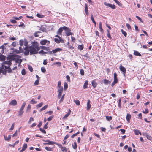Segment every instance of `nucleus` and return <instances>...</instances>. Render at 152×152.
<instances>
[{
	"label": "nucleus",
	"instance_id": "f257e3e1",
	"mask_svg": "<svg viewBox=\"0 0 152 152\" xmlns=\"http://www.w3.org/2000/svg\"><path fill=\"white\" fill-rule=\"evenodd\" d=\"M32 45L30 47H28L30 50V55L36 54L38 53V51L39 50L40 48L39 45L37 42H32Z\"/></svg>",
	"mask_w": 152,
	"mask_h": 152
},
{
	"label": "nucleus",
	"instance_id": "f03ea898",
	"mask_svg": "<svg viewBox=\"0 0 152 152\" xmlns=\"http://www.w3.org/2000/svg\"><path fill=\"white\" fill-rule=\"evenodd\" d=\"M11 61H4L2 64L1 67L5 69H8L11 64Z\"/></svg>",
	"mask_w": 152,
	"mask_h": 152
},
{
	"label": "nucleus",
	"instance_id": "7ed1b4c3",
	"mask_svg": "<svg viewBox=\"0 0 152 152\" xmlns=\"http://www.w3.org/2000/svg\"><path fill=\"white\" fill-rule=\"evenodd\" d=\"M64 30L65 31V33L66 36H68L70 35H72L73 34V33L71 32V30L69 28L64 26Z\"/></svg>",
	"mask_w": 152,
	"mask_h": 152
},
{
	"label": "nucleus",
	"instance_id": "20e7f679",
	"mask_svg": "<svg viewBox=\"0 0 152 152\" xmlns=\"http://www.w3.org/2000/svg\"><path fill=\"white\" fill-rule=\"evenodd\" d=\"M55 37L57 38L54 39V41L57 43L59 44L61 42L63 43L64 42V40L62 39V38L59 35H57L55 36Z\"/></svg>",
	"mask_w": 152,
	"mask_h": 152
},
{
	"label": "nucleus",
	"instance_id": "39448f33",
	"mask_svg": "<svg viewBox=\"0 0 152 152\" xmlns=\"http://www.w3.org/2000/svg\"><path fill=\"white\" fill-rule=\"evenodd\" d=\"M117 74L115 72L114 73V80L111 84V86L112 87L114 86L118 82V79L117 78Z\"/></svg>",
	"mask_w": 152,
	"mask_h": 152
},
{
	"label": "nucleus",
	"instance_id": "423d86ee",
	"mask_svg": "<svg viewBox=\"0 0 152 152\" xmlns=\"http://www.w3.org/2000/svg\"><path fill=\"white\" fill-rule=\"evenodd\" d=\"M120 69L121 71L123 72V74L125 77L126 72L125 68L121 64L120 66Z\"/></svg>",
	"mask_w": 152,
	"mask_h": 152
},
{
	"label": "nucleus",
	"instance_id": "0eeeda50",
	"mask_svg": "<svg viewBox=\"0 0 152 152\" xmlns=\"http://www.w3.org/2000/svg\"><path fill=\"white\" fill-rule=\"evenodd\" d=\"M104 4L107 6H108L113 9H115L116 8L114 4H112L110 3H108L106 2L104 3Z\"/></svg>",
	"mask_w": 152,
	"mask_h": 152
},
{
	"label": "nucleus",
	"instance_id": "6e6552de",
	"mask_svg": "<svg viewBox=\"0 0 152 152\" xmlns=\"http://www.w3.org/2000/svg\"><path fill=\"white\" fill-rule=\"evenodd\" d=\"M46 142H45L43 143L44 145H52L53 144H57V143L53 141H50V140H46L45 141Z\"/></svg>",
	"mask_w": 152,
	"mask_h": 152
},
{
	"label": "nucleus",
	"instance_id": "1a4fd4ad",
	"mask_svg": "<svg viewBox=\"0 0 152 152\" xmlns=\"http://www.w3.org/2000/svg\"><path fill=\"white\" fill-rule=\"evenodd\" d=\"M64 26L63 27H61L59 28L57 32V34L58 35H62V33L63 31V30H64Z\"/></svg>",
	"mask_w": 152,
	"mask_h": 152
},
{
	"label": "nucleus",
	"instance_id": "9d476101",
	"mask_svg": "<svg viewBox=\"0 0 152 152\" xmlns=\"http://www.w3.org/2000/svg\"><path fill=\"white\" fill-rule=\"evenodd\" d=\"M47 43H48V44H49L50 43V41L44 39L41 40L40 42V44L42 45H45Z\"/></svg>",
	"mask_w": 152,
	"mask_h": 152
},
{
	"label": "nucleus",
	"instance_id": "9b49d317",
	"mask_svg": "<svg viewBox=\"0 0 152 152\" xmlns=\"http://www.w3.org/2000/svg\"><path fill=\"white\" fill-rule=\"evenodd\" d=\"M27 147V144L24 143L22 147V149L20 151V152H23L24 151Z\"/></svg>",
	"mask_w": 152,
	"mask_h": 152
},
{
	"label": "nucleus",
	"instance_id": "f8f14e48",
	"mask_svg": "<svg viewBox=\"0 0 152 152\" xmlns=\"http://www.w3.org/2000/svg\"><path fill=\"white\" fill-rule=\"evenodd\" d=\"M15 56L13 55H9L7 57V60H9V61H11H11L12 60H14V59Z\"/></svg>",
	"mask_w": 152,
	"mask_h": 152
},
{
	"label": "nucleus",
	"instance_id": "ddd939ff",
	"mask_svg": "<svg viewBox=\"0 0 152 152\" xmlns=\"http://www.w3.org/2000/svg\"><path fill=\"white\" fill-rule=\"evenodd\" d=\"M29 48L28 47H26V48L25 49V52H24V54L25 55H28L29 54V53L30 52V50H29Z\"/></svg>",
	"mask_w": 152,
	"mask_h": 152
},
{
	"label": "nucleus",
	"instance_id": "4468645a",
	"mask_svg": "<svg viewBox=\"0 0 152 152\" xmlns=\"http://www.w3.org/2000/svg\"><path fill=\"white\" fill-rule=\"evenodd\" d=\"M85 8L84 9L85 12L86 14L88 15V5L86 3L85 4Z\"/></svg>",
	"mask_w": 152,
	"mask_h": 152
},
{
	"label": "nucleus",
	"instance_id": "2eb2a0df",
	"mask_svg": "<svg viewBox=\"0 0 152 152\" xmlns=\"http://www.w3.org/2000/svg\"><path fill=\"white\" fill-rule=\"evenodd\" d=\"M10 104L13 106L16 105L17 104V102L16 100H12L10 103Z\"/></svg>",
	"mask_w": 152,
	"mask_h": 152
},
{
	"label": "nucleus",
	"instance_id": "dca6fc26",
	"mask_svg": "<svg viewBox=\"0 0 152 152\" xmlns=\"http://www.w3.org/2000/svg\"><path fill=\"white\" fill-rule=\"evenodd\" d=\"M91 83L92 86L94 88H96L97 86V84L94 80H93L92 81Z\"/></svg>",
	"mask_w": 152,
	"mask_h": 152
},
{
	"label": "nucleus",
	"instance_id": "f3484780",
	"mask_svg": "<svg viewBox=\"0 0 152 152\" xmlns=\"http://www.w3.org/2000/svg\"><path fill=\"white\" fill-rule=\"evenodd\" d=\"M62 50V49L60 48H57L52 50L53 53H56L57 52L60 51Z\"/></svg>",
	"mask_w": 152,
	"mask_h": 152
},
{
	"label": "nucleus",
	"instance_id": "a211bd4d",
	"mask_svg": "<svg viewBox=\"0 0 152 152\" xmlns=\"http://www.w3.org/2000/svg\"><path fill=\"white\" fill-rule=\"evenodd\" d=\"M90 100H88L87 103V109L89 110L91 107V105L90 104Z\"/></svg>",
	"mask_w": 152,
	"mask_h": 152
},
{
	"label": "nucleus",
	"instance_id": "6ab92c4d",
	"mask_svg": "<svg viewBox=\"0 0 152 152\" xmlns=\"http://www.w3.org/2000/svg\"><path fill=\"white\" fill-rule=\"evenodd\" d=\"M56 145H57L61 149L62 151H64L65 150H66V148L65 147H63L61 145L58 144L57 143V144H56Z\"/></svg>",
	"mask_w": 152,
	"mask_h": 152
},
{
	"label": "nucleus",
	"instance_id": "aec40b11",
	"mask_svg": "<svg viewBox=\"0 0 152 152\" xmlns=\"http://www.w3.org/2000/svg\"><path fill=\"white\" fill-rule=\"evenodd\" d=\"M131 117V115L129 113H127L126 116V119L128 122H129Z\"/></svg>",
	"mask_w": 152,
	"mask_h": 152
},
{
	"label": "nucleus",
	"instance_id": "412c9836",
	"mask_svg": "<svg viewBox=\"0 0 152 152\" xmlns=\"http://www.w3.org/2000/svg\"><path fill=\"white\" fill-rule=\"evenodd\" d=\"M12 50H13V52L14 53H16L17 54H19L20 53H22V51H19V50H18L15 49L14 48H13Z\"/></svg>",
	"mask_w": 152,
	"mask_h": 152
},
{
	"label": "nucleus",
	"instance_id": "4be33fe9",
	"mask_svg": "<svg viewBox=\"0 0 152 152\" xmlns=\"http://www.w3.org/2000/svg\"><path fill=\"white\" fill-rule=\"evenodd\" d=\"M71 113V110L70 109L69 110L68 112L63 117V119H65L66 118L70 115Z\"/></svg>",
	"mask_w": 152,
	"mask_h": 152
},
{
	"label": "nucleus",
	"instance_id": "5701e85b",
	"mask_svg": "<svg viewBox=\"0 0 152 152\" xmlns=\"http://www.w3.org/2000/svg\"><path fill=\"white\" fill-rule=\"evenodd\" d=\"M4 139L5 140L9 141L11 139V135H9L7 137L5 136L4 135Z\"/></svg>",
	"mask_w": 152,
	"mask_h": 152
},
{
	"label": "nucleus",
	"instance_id": "b1692460",
	"mask_svg": "<svg viewBox=\"0 0 152 152\" xmlns=\"http://www.w3.org/2000/svg\"><path fill=\"white\" fill-rule=\"evenodd\" d=\"M88 82L87 80L86 81L84 84L83 88L84 89L87 88H88Z\"/></svg>",
	"mask_w": 152,
	"mask_h": 152
},
{
	"label": "nucleus",
	"instance_id": "393cba45",
	"mask_svg": "<svg viewBox=\"0 0 152 152\" xmlns=\"http://www.w3.org/2000/svg\"><path fill=\"white\" fill-rule=\"evenodd\" d=\"M110 83L111 82L110 81H109L108 80L104 79V83L105 85H107L108 84Z\"/></svg>",
	"mask_w": 152,
	"mask_h": 152
},
{
	"label": "nucleus",
	"instance_id": "a878e982",
	"mask_svg": "<svg viewBox=\"0 0 152 152\" xmlns=\"http://www.w3.org/2000/svg\"><path fill=\"white\" fill-rule=\"evenodd\" d=\"M134 54L135 56H141V54L137 51L134 50Z\"/></svg>",
	"mask_w": 152,
	"mask_h": 152
},
{
	"label": "nucleus",
	"instance_id": "bb28decb",
	"mask_svg": "<svg viewBox=\"0 0 152 152\" xmlns=\"http://www.w3.org/2000/svg\"><path fill=\"white\" fill-rule=\"evenodd\" d=\"M40 48H41L42 49L47 51L49 50V47H46L45 46H42L40 47Z\"/></svg>",
	"mask_w": 152,
	"mask_h": 152
},
{
	"label": "nucleus",
	"instance_id": "cd10ccee",
	"mask_svg": "<svg viewBox=\"0 0 152 152\" xmlns=\"http://www.w3.org/2000/svg\"><path fill=\"white\" fill-rule=\"evenodd\" d=\"M84 48V45L83 44L81 45H79L78 46V49L80 50H82Z\"/></svg>",
	"mask_w": 152,
	"mask_h": 152
},
{
	"label": "nucleus",
	"instance_id": "c85d7f7f",
	"mask_svg": "<svg viewBox=\"0 0 152 152\" xmlns=\"http://www.w3.org/2000/svg\"><path fill=\"white\" fill-rule=\"evenodd\" d=\"M5 56L3 55L0 56V61H3L5 60Z\"/></svg>",
	"mask_w": 152,
	"mask_h": 152
},
{
	"label": "nucleus",
	"instance_id": "c756f323",
	"mask_svg": "<svg viewBox=\"0 0 152 152\" xmlns=\"http://www.w3.org/2000/svg\"><path fill=\"white\" fill-rule=\"evenodd\" d=\"M36 16L39 18H42L44 17V15H42V14L40 13H37L36 15Z\"/></svg>",
	"mask_w": 152,
	"mask_h": 152
},
{
	"label": "nucleus",
	"instance_id": "7c9ffc66",
	"mask_svg": "<svg viewBox=\"0 0 152 152\" xmlns=\"http://www.w3.org/2000/svg\"><path fill=\"white\" fill-rule=\"evenodd\" d=\"M23 110H21L20 109V111H19V116H22L23 113Z\"/></svg>",
	"mask_w": 152,
	"mask_h": 152
},
{
	"label": "nucleus",
	"instance_id": "2f4dec72",
	"mask_svg": "<svg viewBox=\"0 0 152 152\" xmlns=\"http://www.w3.org/2000/svg\"><path fill=\"white\" fill-rule=\"evenodd\" d=\"M48 107V105H45L43 107L40 109V111H42V110L46 109Z\"/></svg>",
	"mask_w": 152,
	"mask_h": 152
},
{
	"label": "nucleus",
	"instance_id": "473e14b6",
	"mask_svg": "<svg viewBox=\"0 0 152 152\" xmlns=\"http://www.w3.org/2000/svg\"><path fill=\"white\" fill-rule=\"evenodd\" d=\"M68 88V84L66 83V82H64V89L65 90H66V89H67Z\"/></svg>",
	"mask_w": 152,
	"mask_h": 152
},
{
	"label": "nucleus",
	"instance_id": "72a5a7b5",
	"mask_svg": "<svg viewBox=\"0 0 152 152\" xmlns=\"http://www.w3.org/2000/svg\"><path fill=\"white\" fill-rule=\"evenodd\" d=\"M99 28L100 30L101 31L103 32V29L102 27V23L101 22H100L99 23Z\"/></svg>",
	"mask_w": 152,
	"mask_h": 152
},
{
	"label": "nucleus",
	"instance_id": "f704fd0d",
	"mask_svg": "<svg viewBox=\"0 0 152 152\" xmlns=\"http://www.w3.org/2000/svg\"><path fill=\"white\" fill-rule=\"evenodd\" d=\"M45 149L47 150L50 151H53V149L50 147H45Z\"/></svg>",
	"mask_w": 152,
	"mask_h": 152
},
{
	"label": "nucleus",
	"instance_id": "c9c22d12",
	"mask_svg": "<svg viewBox=\"0 0 152 152\" xmlns=\"http://www.w3.org/2000/svg\"><path fill=\"white\" fill-rule=\"evenodd\" d=\"M107 37L109 38H110V39H112V37H111L110 34V31H109V30H107Z\"/></svg>",
	"mask_w": 152,
	"mask_h": 152
},
{
	"label": "nucleus",
	"instance_id": "e433bc0d",
	"mask_svg": "<svg viewBox=\"0 0 152 152\" xmlns=\"http://www.w3.org/2000/svg\"><path fill=\"white\" fill-rule=\"evenodd\" d=\"M106 119L108 121H110L112 120V116H106Z\"/></svg>",
	"mask_w": 152,
	"mask_h": 152
},
{
	"label": "nucleus",
	"instance_id": "4c0bfd02",
	"mask_svg": "<svg viewBox=\"0 0 152 152\" xmlns=\"http://www.w3.org/2000/svg\"><path fill=\"white\" fill-rule=\"evenodd\" d=\"M118 107L121 108V99L120 98L118 100Z\"/></svg>",
	"mask_w": 152,
	"mask_h": 152
},
{
	"label": "nucleus",
	"instance_id": "58836bf2",
	"mask_svg": "<svg viewBox=\"0 0 152 152\" xmlns=\"http://www.w3.org/2000/svg\"><path fill=\"white\" fill-rule=\"evenodd\" d=\"M121 31L122 34L125 37H126L127 36V33L126 32L124 31L123 29H121Z\"/></svg>",
	"mask_w": 152,
	"mask_h": 152
},
{
	"label": "nucleus",
	"instance_id": "ea45409f",
	"mask_svg": "<svg viewBox=\"0 0 152 152\" xmlns=\"http://www.w3.org/2000/svg\"><path fill=\"white\" fill-rule=\"evenodd\" d=\"M119 6H121L122 5V4L117 0H113Z\"/></svg>",
	"mask_w": 152,
	"mask_h": 152
},
{
	"label": "nucleus",
	"instance_id": "a19ab883",
	"mask_svg": "<svg viewBox=\"0 0 152 152\" xmlns=\"http://www.w3.org/2000/svg\"><path fill=\"white\" fill-rule=\"evenodd\" d=\"M63 88L62 86L58 87V92H62L63 91Z\"/></svg>",
	"mask_w": 152,
	"mask_h": 152
},
{
	"label": "nucleus",
	"instance_id": "79ce46f5",
	"mask_svg": "<svg viewBox=\"0 0 152 152\" xmlns=\"http://www.w3.org/2000/svg\"><path fill=\"white\" fill-rule=\"evenodd\" d=\"M40 31H37L34 34V36L36 37H38L39 36V35L37 34L38 33H40Z\"/></svg>",
	"mask_w": 152,
	"mask_h": 152
},
{
	"label": "nucleus",
	"instance_id": "37998d69",
	"mask_svg": "<svg viewBox=\"0 0 152 152\" xmlns=\"http://www.w3.org/2000/svg\"><path fill=\"white\" fill-rule=\"evenodd\" d=\"M39 130L40 131H41L42 133H44L45 134L46 133V131L45 130L43 129L42 128H40Z\"/></svg>",
	"mask_w": 152,
	"mask_h": 152
},
{
	"label": "nucleus",
	"instance_id": "c03bdc74",
	"mask_svg": "<svg viewBox=\"0 0 152 152\" xmlns=\"http://www.w3.org/2000/svg\"><path fill=\"white\" fill-rule=\"evenodd\" d=\"M26 104V103L25 102L23 103L22 105V106H21L20 109L23 110V109H24V107L25 106Z\"/></svg>",
	"mask_w": 152,
	"mask_h": 152
},
{
	"label": "nucleus",
	"instance_id": "a18cd8bd",
	"mask_svg": "<svg viewBox=\"0 0 152 152\" xmlns=\"http://www.w3.org/2000/svg\"><path fill=\"white\" fill-rule=\"evenodd\" d=\"M53 117V115H52L51 116H50L48 118L47 120L48 121H50L52 119Z\"/></svg>",
	"mask_w": 152,
	"mask_h": 152
},
{
	"label": "nucleus",
	"instance_id": "49530a36",
	"mask_svg": "<svg viewBox=\"0 0 152 152\" xmlns=\"http://www.w3.org/2000/svg\"><path fill=\"white\" fill-rule=\"evenodd\" d=\"M43 103L41 102L38 104L37 106V108H40L43 105Z\"/></svg>",
	"mask_w": 152,
	"mask_h": 152
},
{
	"label": "nucleus",
	"instance_id": "de8ad7c7",
	"mask_svg": "<svg viewBox=\"0 0 152 152\" xmlns=\"http://www.w3.org/2000/svg\"><path fill=\"white\" fill-rule=\"evenodd\" d=\"M41 70L43 73H45L46 71V69L44 67H42L41 68Z\"/></svg>",
	"mask_w": 152,
	"mask_h": 152
},
{
	"label": "nucleus",
	"instance_id": "09e8293b",
	"mask_svg": "<svg viewBox=\"0 0 152 152\" xmlns=\"http://www.w3.org/2000/svg\"><path fill=\"white\" fill-rule=\"evenodd\" d=\"M14 126H15V123H13L12 125V126H11V128H10V130H11V131H12V130L14 128Z\"/></svg>",
	"mask_w": 152,
	"mask_h": 152
},
{
	"label": "nucleus",
	"instance_id": "8fccbe9b",
	"mask_svg": "<svg viewBox=\"0 0 152 152\" xmlns=\"http://www.w3.org/2000/svg\"><path fill=\"white\" fill-rule=\"evenodd\" d=\"M37 103V102L34 101L33 99H32L30 102V103L31 104H36Z\"/></svg>",
	"mask_w": 152,
	"mask_h": 152
},
{
	"label": "nucleus",
	"instance_id": "3c124183",
	"mask_svg": "<svg viewBox=\"0 0 152 152\" xmlns=\"http://www.w3.org/2000/svg\"><path fill=\"white\" fill-rule=\"evenodd\" d=\"M135 134L136 135H138L139 134V133L140 132V131L138 130H134Z\"/></svg>",
	"mask_w": 152,
	"mask_h": 152
},
{
	"label": "nucleus",
	"instance_id": "603ef678",
	"mask_svg": "<svg viewBox=\"0 0 152 152\" xmlns=\"http://www.w3.org/2000/svg\"><path fill=\"white\" fill-rule=\"evenodd\" d=\"M28 68L29 70L31 72H32L33 71V69L32 67L30 65L28 66Z\"/></svg>",
	"mask_w": 152,
	"mask_h": 152
},
{
	"label": "nucleus",
	"instance_id": "864d4df0",
	"mask_svg": "<svg viewBox=\"0 0 152 152\" xmlns=\"http://www.w3.org/2000/svg\"><path fill=\"white\" fill-rule=\"evenodd\" d=\"M19 43L21 46H23V41L22 40H20L19 41Z\"/></svg>",
	"mask_w": 152,
	"mask_h": 152
},
{
	"label": "nucleus",
	"instance_id": "5fc2aeb1",
	"mask_svg": "<svg viewBox=\"0 0 152 152\" xmlns=\"http://www.w3.org/2000/svg\"><path fill=\"white\" fill-rule=\"evenodd\" d=\"M39 80H36L34 82V85L35 86L38 85L39 84Z\"/></svg>",
	"mask_w": 152,
	"mask_h": 152
},
{
	"label": "nucleus",
	"instance_id": "6e6d98bb",
	"mask_svg": "<svg viewBox=\"0 0 152 152\" xmlns=\"http://www.w3.org/2000/svg\"><path fill=\"white\" fill-rule=\"evenodd\" d=\"M21 73L23 75H25L26 74V72L24 69H23L21 71Z\"/></svg>",
	"mask_w": 152,
	"mask_h": 152
},
{
	"label": "nucleus",
	"instance_id": "4d7b16f0",
	"mask_svg": "<svg viewBox=\"0 0 152 152\" xmlns=\"http://www.w3.org/2000/svg\"><path fill=\"white\" fill-rule=\"evenodd\" d=\"M31 105L30 104H29L28 106V107H27V110L26 111H28V110H30L31 109Z\"/></svg>",
	"mask_w": 152,
	"mask_h": 152
},
{
	"label": "nucleus",
	"instance_id": "13d9d810",
	"mask_svg": "<svg viewBox=\"0 0 152 152\" xmlns=\"http://www.w3.org/2000/svg\"><path fill=\"white\" fill-rule=\"evenodd\" d=\"M80 74L82 75H83L84 74V71L83 69H81L80 70Z\"/></svg>",
	"mask_w": 152,
	"mask_h": 152
},
{
	"label": "nucleus",
	"instance_id": "bf43d9fd",
	"mask_svg": "<svg viewBox=\"0 0 152 152\" xmlns=\"http://www.w3.org/2000/svg\"><path fill=\"white\" fill-rule=\"evenodd\" d=\"M66 78L67 80V81L69 82H70V77L69 75H67L66 76Z\"/></svg>",
	"mask_w": 152,
	"mask_h": 152
},
{
	"label": "nucleus",
	"instance_id": "052dcab7",
	"mask_svg": "<svg viewBox=\"0 0 152 152\" xmlns=\"http://www.w3.org/2000/svg\"><path fill=\"white\" fill-rule=\"evenodd\" d=\"M126 26L128 29H131V27L129 24L127 23L126 24Z\"/></svg>",
	"mask_w": 152,
	"mask_h": 152
},
{
	"label": "nucleus",
	"instance_id": "680f3d73",
	"mask_svg": "<svg viewBox=\"0 0 152 152\" xmlns=\"http://www.w3.org/2000/svg\"><path fill=\"white\" fill-rule=\"evenodd\" d=\"M64 95H65L64 94L62 95V96L60 100V102H61L63 101L64 99Z\"/></svg>",
	"mask_w": 152,
	"mask_h": 152
},
{
	"label": "nucleus",
	"instance_id": "e2e57ef3",
	"mask_svg": "<svg viewBox=\"0 0 152 152\" xmlns=\"http://www.w3.org/2000/svg\"><path fill=\"white\" fill-rule=\"evenodd\" d=\"M39 53H42V54H46L47 53L44 52L43 50H41L40 51H39Z\"/></svg>",
	"mask_w": 152,
	"mask_h": 152
},
{
	"label": "nucleus",
	"instance_id": "0e129e2a",
	"mask_svg": "<svg viewBox=\"0 0 152 152\" xmlns=\"http://www.w3.org/2000/svg\"><path fill=\"white\" fill-rule=\"evenodd\" d=\"M53 113V111H48L45 113L46 114L49 113V115H51Z\"/></svg>",
	"mask_w": 152,
	"mask_h": 152
},
{
	"label": "nucleus",
	"instance_id": "69168bd1",
	"mask_svg": "<svg viewBox=\"0 0 152 152\" xmlns=\"http://www.w3.org/2000/svg\"><path fill=\"white\" fill-rule=\"evenodd\" d=\"M94 135L95 136H96L98 138H100V135H99L95 133H94Z\"/></svg>",
	"mask_w": 152,
	"mask_h": 152
},
{
	"label": "nucleus",
	"instance_id": "338daca9",
	"mask_svg": "<svg viewBox=\"0 0 152 152\" xmlns=\"http://www.w3.org/2000/svg\"><path fill=\"white\" fill-rule=\"evenodd\" d=\"M138 118H140L141 119H142V115L141 113H139L138 115Z\"/></svg>",
	"mask_w": 152,
	"mask_h": 152
},
{
	"label": "nucleus",
	"instance_id": "774afa93",
	"mask_svg": "<svg viewBox=\"0 0 152 152\" xmlns=\"http://www.w3.org/2000/svg\"><path fill=\"white\" fill-rule=\"evenodd\" d=\"M91 19L92 21L93 22V23L95 22L94 20V19L93 15L92 14L91 15Z\"/></svg>",
	"mask_w": 152,
	"mask_h": 152
}]
</instances>
